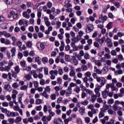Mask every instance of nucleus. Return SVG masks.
Wrapping results in <instances>:
<instances>
[{
  "mask_svg": "<svg viewBox=\"0 0 124 124\" xmlns=\"http://www.w3.org/2000/svg\"><path fill=\"white\" fill-rule=\"evenodd\" d=\"M108 71L109 67H108V66H105L102 69V70H100V69H98V68H97V66H94V72H95V73H97V74L98 75H105V74H107Z\"/></svg>",
  "mask_w": 124,
  "mask_h": 124,
  "instance_id": "obj_1",
  "label": "nucleus"
},
{
  "mask_svg": "<svg viewBox=\"0 0 124 124\" xmlns=\"http://www.w3.org/2000/svg\"><path fill=\"white\" fill-rule=\"evenodd\" d=\"M43 110L44 113H47V111H48L49 114V116L48 117H50V118L55 116V112L52 111V107H51V106L48 105L47 106V105H45L44 106Z\"/></svg>",
  "mask_w": 124,
  "mask_h": 124,
  "instance_id": "obj_2",
  "label": "nucleus"
},
{
  "mask_svg": "<svg viewBox=\"0 0 124 124\" xmlns=\"http://www.w3.org/2000/svg\"><path fill=\"white\" fill-rule=\"evenodd\" d=\"M62 26L63 28H65L66 31H70V28H72L73 25L71 22H64L62 24Z\"/></svg>",
  "mask_w": 124,
  "mask_h": 124,
  "instance_id": "obj_3",
  "label": "nucleus"
},
{
  "mask_svg": "<svg viewBox=\"0 0 124 124\" xmlns=\"http://www.w3.org/2000/svg\"><path fill=\"white\" fill-rule=\"evenodd\" d=\"M49 74L50 76V79L51 80H55L56 78V76L58 75V70H51L49 72Z\"/></svg>",
  "mask_w": 124,
  "mask_h": 124,
  "instance_id": "obj_4",
  "label": "nucleus"
},
{
  "mask_svg": "<svg viewBox=\"0 0 124 124\" xmlns=\"http://www.w3.org/2000/svg\"><path fill=\"white\" fill-rule=\"evenodd\" d=\"M97 82H98L99 83H101V86H103L105 84V83L107 82L106 79L104 78L103 77H99L98 78H97Z\"/></svg>",
  "mask_w": 124,
  "mask_h": 124,
  "instance_id": "obj_5",
  "label": "nucleus"
},
{
  "mask_svg": "<svg viewBox=\"0 0 124 124\" xmlns=\"http://www.w3.org/2000/svg\"><path fill=\"white\" fill-rule=\"evenodd\" d=\"M93 24H89L86 28V32H87V33H90V32L93 31Z\"/></svg>",
  "mask_w": 124,
  "mask_h": 124,
  "instance_id": "obj_6",
  "label": "nucleus"
},
{
  "mask_svg": "<svg viewBox=\"0 0 124 124\" xmlns=\"http://www.w3.org/2000/svg\"><path fill=\"white\" fill-rule=\"evenodd\" d=\"M52 118L50 116L46 117V116H43L42 118V121L44 122V124H48V122L51 121Z\"/></svg>",
  "mask_w": 124,
  "mask_h": 124,
  "instance_id": "obj_7",
  "label": "nucleus"
},
{
  "mask_svg": "<svg viewBox=\"0 0 124 124\" xmlns=\"http://www.w3.org/2000/svg\"><path fill=\"white\" fill-rule=\"evenodd\" d=\"M37 47L41 51L45 49V44L44 43H39L37 44Z\"/></svg>",
  "mask_w": 124,
  "mask_h": 124,
  "instance_id": "obj_8",
  "label": "nucleus"
},
{
  "mask_svg": "<svg viewBox=\"0 0 124 124\" xmlns=\"http://www.w3.org/2000/svg\"><path fill=\"white\" fill-rule=\"evenodd\" d=\"M0 35H4L5 37L7 38H9L11 37V34L7 32L6 31H0Z\"/></svg>",
  "mask_w": 124,
  "mask_h": 124,
  "instance_id": "obj_9",
  "label": "nucleus"
},
{
  "mask_svg": "<svg viewBox=\"0 0 124 124\" xmlns=\"http://www.w3.org/2000/svg\"><path fill=\"white\" fill-rule=\"evenodd\" d=\"M96 41H97L101 45H102L103 43H104V41L106 40V38L105 37H102L101 39H99V38L97 37L95 38Z\"/></svg>",
  "mask_w": 124,
  "mask_h": 124,
  "instance_id": "obj_10",
  "label": "nucleus"
},
{
  "mask_svg": "<svg viewBox=\"0 0 124 124\" xmlns=\"http://www.w3.org/2000/svg\"><path fill=\"white\" fill-rule=\"evenodd\" d=\"M51 11L53 13V15H55V16H57V15H59V14L61 13V10L59 9H57L56 10V9L54 7L51 8Z\"/></svg>",
  "mask_w": 124,
  "mask_h": 124,
  "instance_id": "obj_11",
  "label": "nucleus"
},
{
  "mask_svg": "<svg viewBox=\"0 0 124 124\" xmlns=\"http://www.w3.org/2000/svg\"><path fill=\"white\" fill-rule=\"evenodd\" d=\"M107 16H103V15L102 14H101L99 16V21H100V22H102L103 23L107 20Z\"/></svg>",
  "mask_w": 124,
  "mask_h": 124,
  "instance_id": "obj_12",
  "label": "nucleus"
},
{
  "mask_svg": "<svg viewBox=\"0 0 124 124\" xmlns=\"http://www.w3.org/2000/svg\"><path fill=\"white\" fill-rule=\"evenodd\" d=\"M106 42L107 43V46L108 47H112L113 46V43L112 42V40L109 37L107 38L106 40Z\"/></svg>",
  "mask_w": 124,
  "mask_h": 124,
  "instance_id": "obj_13",
  "label": "nucleus"
},
{
  "mask_svg": "<svg viewBox=\"0 0 124 124\" xmlns=\"http://www.w3.org/2000/svg\"><path fill=\"white\" fill-rule=\"evenodd\" d=\"M44 21L46 26L47 27H50V26H51V22L49 21V18H48V17L45 16L44 17Z\"/></svg>",
  "mask_w": 124,
  "mask_h": 124,
  "instance_id": "obj_14",
  "label": "nucleus"
},
{
  "mask_svg": "<svg viewBox=\"0 0 124 124\" xmlns=\"http://www.w3.org/2000/svg\"><path fill=\"white\" fill-rule=\"evenodd\" d=\"M66 91V96H70L72 93V88L70 87H68V88L65 90Z\"/></svg>",
  "mask_w": 124,
  "mask_h": 124,
  "instance_id": "obj_15",
  "label": "nucleus"
},
{
  "mask_svg": "<svg viewBox=\"0 0 124 124\" xmlns=\"http://www.w3.org/2000/svg\"><path fill=\"white\" fill-rule=\"evenodd\" d=\"M102 87H103L102 86L98 84H96L95 88L94 90V93H99V92H100V89H101Z\"/></svg>",
  "mask_w": 124,
  "mask_h": 124,
  "instance_id": "obj_16",
  "label": "nucleus"
},
{
  "mask_svg": "<svg viewBox=\"0 0 124 124\" xmlns=\"http://www.w3.org/2000/svg\"><path fill=\"white\" fill-rule=\"evenodd\" d=\"M105 110H103V108H100V111L99 113L98 117L99 118H103L104 116H105Z\"/></svg>",
  "mask_w": 124,
  "mask_h": 124,
  "instance_id": "obj_17",
  "label": "nucleus"
},
{
  "mask_svg": "<svg viewBox=\"0 0 124 124\" xmlns=\"http://www.w3.org/2000/svg\"><path fill=\"white\" fill-rule=\"evenodd\" d=\"M31 74L33 77L34 79H37V78H38V75H37V73H36V71L34 70L31 71Z\"/></svg>",
  "mask_w": 124,
  "mask_h": 124,
  "instance_id": "obj_18",
  "label": "nucleus"
},
{
  "mask_svg": "<svg viewBox=\"0 0 124 124\" xmlns=\"http://www.w3.org/2000/svg\"><path fill=\"white\" fill-rule=\"evenodd\" d=\"M85 110H86V108H85V107H80L79 112H80V115H81V116L85 115Z\"/></svg>",
  "mask_w": 124,
  "mask_h": 124,
  "instance_id": "obj_19",
  "label": "nucleus"
},
{
  "mask_svg": "<svg viewBox=\"0 0 124 124\" xmlns=\"http://www.w3.org/2000/svg\"><path fill=\"white\" fill-rule=\"evenodd\" d=\"M19 115V113L16 112H10L8 115V117H17Z\"/></svg>",
  "mask_w": 124,
  "mask_h": 124,
  "instance_id": "obj_20",
  "label": "nucleus"
},
{
  "mask_svg": "<svg viewBox=\"0 0 124 124\" xmlns=\"http://www.w3.org/2000/svg\"><path fill=\"white\" fill-rule=\"evenodd\" d=\"M4 90L5 91H7V92H11L12 91V87H11V86L9 84L5 85L4 87Z\"/></svg>",
  "mask_w": 124,
  "mask_h": 124,
  "instance_id": "obj_21",
  "label": "nucleus"
},
{
  "mask_svg": "<svg viewBox=\"0 0 124 124\" xmlns=\"http://www.w3.org/2000/svg\"><path fill=\"white\" fill-rule=\"evenodd\" d=\"M53 31V27L50 26L47 27V30L45 31V34H50V32Z\"/></svg>",
  "mask_w": 124,
  "mask_h": 124,
  "instance_id": "obj_22",
  "label": "nucleus"
},
{
  "mask_svg": "<svg viewBox=\"0 0 124 124\" xmlns=\"http://www.w3.org/2000/svg\"><path fill=\"white\" fill-rule=\"evenodd\" d=\"M10 15L13 16V18L14 20H15V19H17V18H18V14H15V12L14 11H10Z\"/></svg>",
  "mask_w": 124,
  "mask_h": 124,
  "instance_id": "obj_23",
  "label": "nucleus"
},
{
  "mask_svg": "<svg viewBox=\"0 0 124 124\" xmlns=\"http://www.w3.org/2000/svg\"><path fill=\"white\" fill-rule=\"evenodd\" d=\"M54 124H63V122H62V120H61L60 119H59V118L55 119L54 120Z\"/></svg>",
  "mask_w": 124,
  "mask_h": 124,
  "instance_id": "obj_24",
  "label": "nucleus"
},
{
  "mask_svg": "<svg viewBox=\"0 0 124 124\" xmlns=\"http://www.w3.org/2000/svg\"><path fill=\"white\" fill-rule=\"evenodd\" d=\"M123 73H124V72L122 69H119L118 70L115 71L114 75H115V76H118V75H121L123 74Z\"/></svg>",
  "mask_w": 124,
  "mask_h": 124,
  "instance_id": "obj_25",
  "label": "nucleus"
},
{
  "mask_svg": "<svg viewBox=\"0 0 124 124\" xmlns=\"http://www.w3.org/2000/svg\"><path fill=\"white\" fill-rule=\"evenodd\" d=\"M31 75L28 74L24 76V80L26 81H29V80H31Z\"/></svg>",
  "mask_w": 124,
  "mask_h": 124,
  "instance_id": "obj_26",
  "label": "nucleus"
},
{
  "mask_svg": "<svg viewBox=\"0 0 124 124\" xmlns=\"http://www.w3.org/2000/svg\"><path fill=\"white\" fill-rule=\"evenodd\" d=\"M71 60L72 61H73L74 64H75V65H77V64H78V60L76 59V57L74 56H72Z\"/></svg>",
  "mask_w": 124,
  "mask_h": 124,
  "instance_id": "obj_27",
  "label": "nucleus"
},
{
  "mask_svg": "<svg viewBox=\"0 0 124 124\" xmlns=\"http://www.w3.org/2000/svg\"><path fill=\"white\" fill-rule=\"evenodd\" d=\"M112 109L114 111H118V110H120V109H121V108L118 106L116 104H114L112 106Z\"/></svg>",
  "mask_w": 124,
  "mask_h": 124,
  "instance_id": "obj_28",
  "label": "nucleus"
},
{
  "mask_svg": "<svg viewBox=\"0 0 124 124\" xmlns=\"http://www.w3.org/2000/svg\"><path fill=\"white\" fill-rule=\"evenodd\" d=\"M22 16L26 19H30V18H31V16L28 14L27 12H24L22 14Z\"/></svg>",
  "mask_w": 124,
  "mask_h": 124,
  "instance_id": "obj_29",
  "label": "nucleus"
},
{
  "mask_svg": "<svg viewBox=\"0 0 124 124\" xmlns=\"http://www.w3.org/2000/svg\"><path fill=\"white\" fill-rule=\"evenodd\" d=\"M21 121H22V117L20 116L17 117L15 120L16 124H19L20 122H21Z\"/></svg>",
  "mask_w": 124,
  "mask_h": 124,
  "instance_id": "obj_30",
  "label": "nucleus"
},
{
  "mask_svg": "<svg viewBox=\"0 0 124 124\" xmlns=\"http://www.w3.org/2000/svg\"><path fill=\"white\" fill-rule=\"evenodd\" d=\"M1 111L2 113H5L7 114V115H9L10 111H8L7 109L4 108H1Z\"/></svg>",
  "mask_w": 124,
  "mask_h": 124,
  "instance_id": "obj_31",
  "label": "nucleus"
},
{
  "mask_svg": "<svg viewBox=\"0 0 124 124\" xmlns=\"http://www.w3.org/2000/svg\"><path fill=\"white\" fill-rule=\"evenodd\" d=\"M95 64L98 67L102 66V62L100 60H97L95 61Z\"/></svg>",
  "mask_w": 124,
  "mask_h": 124,
  "instance_id": "obj_32",
  "label": "nucleus"
},
{
  "mask_svg": "<svg viewBox=\"0 0 124 124\" xmlns=\"http://www.w3.org/2000/svg\"><path fill=\"white\" fill-rule=\"evenodd\" d=\"M85 92L87 94H89L90 95H92L93 94V91L89 89H86V90H85Z\"/></svg>",
  "mask_w": 124,
  "mask_h": 124,
  "instance_id": "obj_33",
  "label": "nucleus"
},
{
  "mask_svg": "<svg viewBox=\"0 0 124 124\" xmlns=\"http://www.w3.org/2000/svg\"><path fill=\"white\" fill-rule=\"evenodd\" d=\"M16 45H17V46L18 47L19 50H22V49H21L22 48L21 47L22 45V42L18 41L17 43H16Z\"/></svg>",
  "mask_w": 124,
  "mask_h": 124,
  "instance_id": "obj_34",
  "label": "nucleus"
},
{
  "mask_svg": "<svg viewBox=\"0 0 124 124\" xmlns=\"http://www.w3.org/2000/svg\"><path fill=\"white\" fill-rule=\"evenodd\" d=\"M85 77H87V78H89L92 76V73L90 71H87L84 74Z\"/></svg>",
  "mask_w": 124,
  "mask_h": 124,
  "instance_id": "obj_35",
  "label": "nucleus"
},
{
  "mask_svg": "<svg viewBox=\"0 0 124 124\" xmlns=\"http://www.w3.org/2000/svg\"><path fill=\"white\" fill-rule=\"evenodd\" d=\"M76 73H75V71L74 69H71V71L70 72L69 75L71 77H73L75 75H76Z\"/></svg>",
  "mask_w": 124,
  "mask_h": 124,
  "instance_id": "obj_36",
  "label": "nucleus"
},
{
  "mask_svg": "<svg viewBox=\"0 0 124 124\" xmlns=\"http://www.w3.org/2000/svg\"><path fill=\"white\" fill-rule=\"evenodd\" d=\"M16 95H15L14 94H13L12 95V98H13L14 100V103H15V104H16V105H18V102H16Z\"/></svg>",
  "mask_w": 124,
  "mask_h": 124,
  "instance_id": "obj_37",
  "label": "nucleus"
},
{
  "mask_svg": "<svg viewBox=\"0 0 124 124\" xmlns=\"http://www.w3.org/2000/svg\"><path fill=\"white\" fill-rule=\"evenodd\" d=\"M74 92H75V93H80V91H81V90L80 89V87H79V86H77L76 88H74L73 89Z\"/></svg>",
  "mask_w": 124,
  "mask_h": 124,
  "instance_id": "obj_38",
  "label": "nucleus"
},
{
  "mask_svg": "<svg viewBox=\"0 0 124 124\" xmlns=\"http://www.w3.org/2000/svg\"><path fill=\"white\" fill-rule=\"evenodd\" d=\"M104 57L107 60H110L111 59V55L110 53H105Z\"/></svg>",
  "mask_w": 124,
  "mask_h": 124,
  "instance_id": "obj_39",
  "label": "nucleus"
},
{
  "mask_svg": "<svg viewBox=\"0 0 124 124\" xmlns=\"http://www.w3.org/2000/svg\"><path fill=\"white\" fill-rule=\"evenodd\" d=\"M108 115H115V114H116V112H115L114 110H113L112 109H108Z\"/></svg>",
  "mask_w": 124,
  "mask_h": 124,
  "instance_id": "obj_40",
  "label": "nucleus"
},
{
  "mask_svg": "<svg viewBox=\"0 0 124 124\" xmlns=\"http://www.w3.org/2000/svg\"><path fill=\"white\" fill-rule=\"evenodd\" d=\"M35 62H37L38 64H41V58L39 57H36Z\"/></svg>",
  "mask_w": 124,
  "mask_h": 124,
  "instance_id": "obj_41",
  "label": "nucleus"
},
{
  "mask_svg": "<svg viewBox=\"0 0 124 124\" xmlns=\"http://www.w3.org/2000/svg\"><path fill=\"white\" fill-rule=\"evenodd\" d=\"M44 71L45 75H49V69H48V67H45Z\"/></svg>",
  "mask_w": 124,
  "mask_h": 124,
  "instance_id": "obj_42",
  "label": "nucleus"
},
{
  "mask_svg": "<svg viewBox=\"0 0 124 124\" xmlns=\"http://www.w3.org/2000/svg\"><path fill=\"white\" fill-rule=\"evenodd\" d=\"M43 102H44L43 101V100H42V99H37L36 100V104H37V105L41 104L42 103H43Z\"/></svg>",
  "mask_w": 124,
  "mask_h": 124,
  "instance_id": "obj_43",
  "label": "nucleus"
},
{
  "mask_svg": "<svg viewBox=\"0 0 124 124\" xmlns=\"http://www.w3.org/2000/svg\"><path fill=\"white\" fill-rule=\"evenodd\" d=\"M79 87L80 88H81V91L82 92H85L87 90V88H86V86H84L82 84H80Z\"/></svg>",
  "mask_w": 124,
  "mask_h": 124,
  "instance_id": "obj_44",
  "label": "nucleus"
},
{
  "mask_svg": "<svg viewBox=\"0 0 124 124\" xmlns=\"http://www.w3.org/2000/svg\"><path fill=\"white\" fill-rule=\"evenodd\" d=\"M65 61L66 62H70L71 61V58L69 55H66L65 56Z\"/></svg>",
  "mask_w": 124,
  "mask_h": 124,
  "instance_id": "obj_45",
  "label": "nucleus"
},
{
  "mask_svg": "<svg viewBox=\"0 0 124 124\" xmlns=\"http://www.w3.org/2000/svg\"><path fill=\"white\" fill-rule=\"evenodd\" d=\"M80 104H82V105H88V104H89V101L87 100L82 101L80 102Z\"/></svg>",
  "mask_w": 124,
  "mask_h": 124,
  "instance_id": "obj_46",
  "label": "nucleus"
},
{
  "mask_svg": "<svg viewBox=\"0 0 124 124\" xmlns=\"http://www.w3.org/2000/svg\"><path fill=\"white\" fill-rule=\"evenodd\" d=\"M12 40H13V42L12 43V45L15 46L16 45V41H17V39H16V37L15 36H13L12 38Z\"/></svg>",
  "mask_w": 124,
  "mask_h": 124,
  "instance_id": "obj_47",
  "label": "nucleus"
},
{
  "mask_svg": "<svg viewBox=\"0 0 124 124\" xmlns=\"http://www.w3.org/2000/svg\"><path fill=\"white\" fill-rule=\"evenodd\" d=\"M15 71H16V73L18 74L19 72H20V68L19 67V66H16L14 67Z\"/></svg>",
  "mask_w": 124,
  "mask_h": 124,
  "instance_id": "obj_48",
  "label": "nucleus"
},
{
  "mask_svg": "<svg viewBox=\"0 0 124 124\" xmlns=\"http://www.w3.org/2000/svg\"><path fill=\"white\" fill-rule=\"evenodd\" d=\"M76 21H77V18L76 17H73L70 20V22L73 25L75 24V22Z\"/></svg>",
  "mask_w": 124,
  "mask_h": 124,
  "instance_id": "obj_49",
  "label": "nucleus"
},
{
  "mask_svg": "<svg viewBox=\"0 0 124 124\" xmlns=\"http://www.w3.org/2000/svg\"><path fill=\"white\" fill-rule=\"evenodd\" d=\"M108 109H109V105L107 104L104 105L103 110H104L105 112H106V110H108Z\"/></svg>",
  "mask_w": 124,
  "mask_h": 124,
  "instance_id": "obj_50",
  "label": "nucleus"
},
{
  "mask_svg": "<svg viewBox=\"0 0 124 124\" xmlns=\"http://www.w3.org/2000/svg\"><path fill=\"white\" fill-rule=\"evenodd\" d=\"M81 69H82V71H86L88 70V67L86 65H82L81 66Z\"/></svg>",
  "mask_w": 124,
  "mask_h": 124,
  "instance_id": "obj_51",
  "label": "nucleus"
},
{
  "mask_svg": "<svg viewBox=\"0 0 124 124\" xmlns=\"http://www.w3.org/2000/svg\"><path fill=\"white\" fill-rule=\"evenodd\" d=\"M102 95L103 98H104V99L107 98V96H108V95L107 94V93H106V92H105V91H103L102 92Z\"/></svg>",
  "mask_w": 124,
  "mask_h": 124,
  "instance_id": "obj_52",
  "label": "nucleus"
},
{
  "mask_svg": "<svg viewBox=\"0 0 124 124\" xmlns=\"http://www.w3.org/2000/svg\"><path fill=\"white\" fill-rule=\"evenodd\" d=\"M24 70H26V71H31V67L30 66H25L24 68Z\"/></svg>",
  "mask_w": 124,
  "mask_h": 124,
  "instance_id": "obj_53",
  "label": "nucleus"
},
{
  "mask_svg": "<svg viewBox=\"0 0 124 124\" xmlns=\"http://www.w3.org/2000/svg\"><path fill=\"white\" fill-rule=\"evenodd\" d=\"M5 2L6 4L10 5L13 3V0H5Z\"/></svg>",
  "mask_w": 124,
  "mask_h": 124,
  "instance_id": "obj_54",
  "label": "nucleus"
},
{
  "mask_svg": "<svg viewBox=\"0 0 124 124\" xmlns=\"http://www.w3.org/2000/svg\"><path fill=\"white\" fill-rule=\"evenodd\" d=\"M20 90L22 91H27L28 90V86L23 85L20 87Z\"/></svg>",
  "mask_w": 124,
  "mask_h": 124,
  "instance_id": "obj_55",
  "label": "nucleus"
},
{
  "mask_svg": "<svg viewBox=\"0 0 124 124\" xmlns=\"http://www.w3.org/2000/svg\"><path fill=\"white\" fill-rule=\"evenodd\" d=\"M23 26H24V27H28V26H29V20L24 19L23 22Z\"/></svg>",
  "mask_w": 124,
  "mask_h": 124,
  "instance_id": "obj_56",
  "label": "nucleus"
},
{
  "mask_svg": "<svg viewBox=\"0 0 124 124\" xmlns=\"http://www.w3.org/2000/svg\"><path fill=\"white\" fill-rule=\"evenodd\" d=\"M42 61L44 63H46V62H48V58L43 57L42 59Z\"/></svg>",
  "mask_w": 124,
  "mask_h": 124,
  "instance_id": "obj_57",
  "label": "nucleus"
},
{
  "mask_svg": "<svg viewBox=\"0 0 124 124\" xmlns=\"http://www.w3.org/2000/svg\"><path fill=\"white\" fill-rule=\"evenodd\" d=\"M12 87L14 89H17V88L19 87V85L17 82H15L13 84Z\"/></svg>",
  "mask_w": 124,
  "mask_h": 124,
  "instance_id": "obj_58",
  "label": "nucleus"
},
{
  "mask_svg": "<svg viewBox=\"0 0 124 124\" xmlns=\"http://www.w3.org/2000/svg\"><path fill=\"white\" fill-rule=\"evenodd\" d=\"M17 57L19 60H22V59H23V53L21 52H18Z\"/></svg>",
  "mask_w": 124,
  "mask_h": 124,
  "instance_id": "obj_59",
  "label": "nucleus"
},
{
  "mask_svg": "<svg viewBox=\"0 0 124 124\" xmlns=\"http://www.w3.org/2000/svg\"><path fill=\"white\" fill-rule=\"evenodd\" d=\"M10 68H11L9 66H5L4 67V71H7V72H9L10 71Z\"/></svg>",
  "mask_w": 124,
  "mask_h": 124,
  "instance_id": "obj_60",
  "label": "nucleus"
},
{
  "mask_svg": "<svg viewBox=\"0 0 124 124\" xmlns=\"http://www.w3.org/2000/svg\"><path fill=\"white\" fill-rule=\"evenodd\" d=\"M117 82H118V81L117 80V79L113 78L112 79V83H111L112 86H114L115 84H117Z\"/></svg>",
  "mask_w": 124,
  "mask_h": 124,
  "instance_id": "obj_61",
  "label": "nucleus"
},
{
  "mask_svg": "<svg viewBox=\"0 0 124 124\" xmlns=\"http://www.w3.org/2000/svg\"><path fill=\"white\" fill-rule=\"evenodd\" d=\"M45 90L46 92H48V93H50V92H51V88H50V86H46L45 88Z\"/></svg>",
  "mask_w": 124,
  "mask_h": 124,
  "instance_id": "obj_62",
  "label": "nucleus"
},
{
  "mask_svg": "<svg viewBox=\"0 0 124 124\" xmlns=\"http://www.w3.org/2000/svg\"><path fill=\"white\" fill-rule=\"evenodd\" d=\"M108 104H113V103H114V99H113V98L109 99L108 101Z\"/></svg>",
  "mask_w": 124,
  "mask_h": 124,
  "instance_id": "obj_63",
  "label": "nucleus"
},
{
  "mask_svg": "<svg viewBox=\"0 0 124 124\" xmlns=\"http://www.w3.org/2000/svg\"><path fill=\"white\" fill-rule=\"evenodd\" d=\"M20 64H21L22 67H23V68L24 69V67L26 66V61H23V62H20Z\"/></svg>",
  "mask_w": 124,
  "mask_h": 124,
  "instance_id": "obj_64",
  "label": "nucleus"
}]
</instances>
